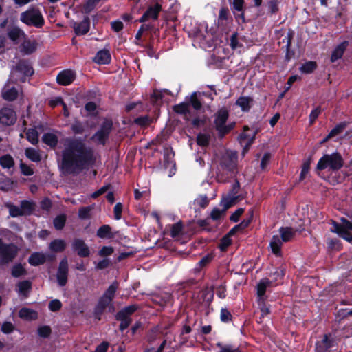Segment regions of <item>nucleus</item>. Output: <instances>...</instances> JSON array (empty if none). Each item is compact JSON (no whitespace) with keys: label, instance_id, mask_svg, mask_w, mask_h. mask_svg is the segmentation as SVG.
I'll list each match as a JSON object with an SVG mask.
<instances>
[{"label":"nucleus","instance_id":"nucleus-3","mask_svg":"<svg viewBox=\"0 0 352 352\" xmlns=\"http://www.w3.org/2000/svg\"><path fill=\"white\" fill-rule=\"evenodd\" d=\"M279 232L281 239L277 235L274 236L270 244L272 252L276 256L280 255L282 241H289L292 239H293L296 232L294 229L289 227L280 228Z\"/></svg>","mask_w":352,"mask_h":352},{"label":"nucleus","instance_id":"nucleus-37","mask_svg":"<svg viewBox=\"0 0 352 352\" xmlns=\"http://www.w3.org/2000/svg\"><path fill=\"white\" fill-rule=\"evenodd\" d=\"M244 0H233V8L240 12L239 14H235V16L237 19H241L242 21H244V15L243 12Z\"/></svg>","mask_w":352,"mask_h":352},{"label":"nucleus","instance_id":"nucleus-12","mask_svg":"<svg viewBox=\"0 0 352 352\" xmlns=\"http://www.w3.org/2000/svg\"><path fill=\"white\" fill-rule=\"evenodd\" d=\"M256 131L254 129L244 126L243 133L240 135V143L243 146L242 154L245 155L255 138Z\"/></svg>","mask_w":352,"mask_h":352},{"label":"nucleus","instance_id":"nucleus-22","mask_svg":"<svg viewBox=\"0 0 352 352\" xmlns=\"http://www.w3.org/2000/svg\"><path fill=\"white\" fill-rule=\"evenodd\" d=\"M23 40L19 47L20 52L23 54H30L33 53L36 49L37 43L36 41L28 39L26 37Z\"/></svg>","mask_w":352,"mask_h":352},{"label":"nucleus","instance_id":"nucleus-17","mask_svg":"<svg viewBox=\"0 0 352 352\" xmlns=\"http://www.w3.org/2000/svg\"><path fill=\"white\" fill-rule=\"evenodd\" d=\"M333 338L330 335L325 334L316 343V352H328L329 349L333 347Z\"/></svg>","mask_w":352,"mask_h":352},{"label":"nucleus","instance_id":"nucleus-15","mask_svg":"<svg viewBox=\"0 0 352 352\" xmlns=\"http://www.w3.org/2000/svg\"><path fill=\"white\" fill-rule=\"evenodd\" d=\"M16 120V115L11 108L5 107L0 110V124L3 126H10Z\"/></svg>","mask_w":352,"mask_h":352},{"label":"nucleus","instance_id":"nucleus-33","mask_svg":"<svg viewBox=\"0 0 352 352\" xmlns=\"http://www.w3.org/2000/svg\"><path fill=\"white\" fill-rule=\"evenodd\" d=\"M0 165L3 169H10L14 166V161L13 157L6 154L0 157Z\"/></svg>","mask_w":352,"mask_h":352},{"label":"nucleus","instance_id":"nucleus-7","mask_svg":"<svg viewBox=\"0 0 352 352\" xmlns=\"http://www.w3.org/2000/svg\"><path fill=\"white\" fill-rule=\"evenodd\" d=\"M237 153L235 151H227L220 160V168L228 172L233 173L236 168Z\"/></svg>","mask_w":352,"mask_h":352},{"label":"nucleus","instance_id":"nucleus-2","mask_svg":"<svg viewBox=\"0 0 352 352\" xmlns=\"http://www.w3.org/2000/svg\"><path fill=\"white\" fill-rule=\"evenodd\" d=\"M343 166V159L337 152L332 154L324 155L317 164L318 170L329 168L331 170H338Z\"/></svg>","mask_w":352,"mask_h":352},{"label":"nucleus","instance_id":"nucleus-11","mask_svg":"<svg viewBox=\"0 0 352 352\" xmlns=\"http://www.w3.org/2000/svg\"><path fill=\"white\" fill-rule=\"evenodd\" d=\"M113 123L111 120H105L100 129L94 134L92 139L98 144L104 145L111 131Z\"/></svg>","mask_w":352,"mask_h":352},{"label":"nucleus","instance_id":"nucleus-57","mask_svg":"<svg viewBox=\"0 0 352 352\" xmlns=\"http://www.w3.org/2000/svg\"><path fill=\"white\" fill-rule=\"evenodd\" d=\"M217 346L220 348L219 352H241L238 348L230 345L217 344Z\"/></svg>","mask_w":352,"mask_h":352},{"label":"nucleus","instance_id":"nucleus-58","mask_svg":"<svg viewBox=\"0 0 352 352\" xmlns=\"http://www.w3.org/2000/svg\"><path fill=\"white\" fill-rule=\"evenodd\" d=\"M271 276H272V280L274 282H278L281 280L283 278L284 276V272L282 269L278 268L271 274Z\"/></svg>","mask_w":352,"mask_h":352},{"label":"nucleus","instance_id":"nucleus-31","mask_svg":"<svg viewBox=\"0 0 352 352\" xmlns=\"http://www.w3.org/2000/svg\"><path fill=\"white\" fill-rule=\"evenodd\" d=\"M25 155L30 160L34 162H38L41 160L38 151L34 148H27L25 150Z\"/></svg>","mask_w":352,"mask_h":352},{"label":"nucleus","instance_id":"nucleus-18","mask_svg":"<svg viewBox=\"0 0 352 352\" xmlns=\"http://www.w3.org/2000/svg\"><path fill=\"white\" fill-rule=\"evenodd\" d=\"M76 78V73L73 70L66 69L60 72L56 77L59 85L66 86L70 85Z\"/></svg>","mask_w":352,"mask_h":352},{"label":"nucleus","instance_id":"nucleus-43","mask_svg":"<svg viewBox=\"0 0 352 352\" xmlns=\"http://www.w3.org/2000/svg\"><path fill=\"white\" fill-rule=\"evenodd\" d=\"M31 284L28 280H23L17 285V292L19 294L25 295L30 289Z\"/></svg>","mask_w":352,"mask_h":352},{"label":"nucleus","instance_id":"nucleus-38","mask_svg":"<svg viewBox=\"0 0 352 352\" xmlns=\"http://www.w3.org/2000/svg\"><path fill=\"white\" fill-rule=\"evenodd\" d=\"M27 140L32 144H36L38 142V133L34 129H30L26 133Z\"/></svg>","mask_w":352,"mask_h":352},{"label":"nucleus","instance_id":"nucleus-50","mask_svg":"<svg viewBox=\"0 0 352 352\" xmlns=\"http://www.w3.org/2000/svg\"><path fill=\"white\" fill-rule=\"evenodd\" d=\"M344 123H341L335 126L327 135V138H331L342 133L345 127Z\"/></svg>","mask_w":352,"mask_h":352},{"label":"nucleus","instance_id":"nucleus-16","mask_svg":"<svg viewBox=\"0 0 352 352\" xmlns=\"http://www.w3.org/2000/svg\"><path fill=\"white\" fill-rule=\"evenodd\" d=\"M72 249L80 257H87L90 254V250L85 242L80 239H76L72 242Z\"/></svg>","mask_w":352,"mask_h":352},{"label":"nucleus","instance_id":"nucleus-9","mask_svg":"<svg viewBox=\"0 0 352 352\" xmlns=\"http://www.w3.org/2000/svg\"><path fill=\"white\" fill-rule=\"evenodd\" d=\"M228 118V112L226 109L219 110L216 115L214 124L221 136H223L228 133L233 127V124L226 125Z\"/></svg>","mask_w":352,"mask_h":352},{"label":"nucleus","instance_id":"nucleus-46","mask_svg":"<svg viewBox=\"0 0 352 352\" xmlns=\"http://www.w3.org/2000/svg\"><path fill=\"white\" fill-rule=\"evenodd\" d=\"M182 230V224L180 222L173 224L170 226V236L173 238L178 236Z\"/></svg>","mask_w":352,"mask_h":352},{"label":"nucleus","instance_id":"nucleus-40","mask_svg":"<svg viewBox=\"0 0 352 352\" xmlns=\"http://www.w3.org/2000/svg\"><path fill=\"white\" fill-rule=\"evenodd\" d=\"M174 111L179 114H184L187 118L189 113V104L188 102H182L174 107Z\"/></svg>","mask_w":352,"mask_h":352},{"label":"nucleus","instance_id":"nucleus-42","mask_svg":"<svg viewBox=\"0 0 352 352\" xmlns=\"http://www.w3.org/2000/svg\"><path fill=\"white\" fill-rule=\"evenodd\" d=\"M117 320L120 321V329L121 331L126 329L130 324L131 320L129 317L126 316H119V313L116 315Z\"/></svg>","mask_w":352,"mask_h":352},{"label":"nucleus","instance_id":"nucleus-13","mask_svg":"<svg viewBox=\"0 0 352 352\" xmlns=\"http://www.w3.org/2000/svg\"><path fill=\"white\" fill-rule=\"evenodd\" d=\"M68 270V261L65 257L60 262L56 274L58 283L61 287L65 286L67 282Z\"/></svg>","mask_w":352,"mask_h":352},{"label":"nucleus","instance_id":"nucleus-64","mask_svg":"<svg viewBox=\"0 0 352 352\" xmlns=\"http://www.w3.org/2000/svg\"><path fill=\"white\" fill-rule=\"evenodd\" d=\"M321 112L320 107H318L315 108L314 110L311 111L310 115H309V121L311 124H313L314 121L317 119L318 116L320 115Z\"/></svg>","mask_w":352,"mask_h":352},{"label":"nucleus","instance_id":"nucleus-52","mask_svg":"<svg viewBox=\"0 0 352 352\" xmlns=\"http://www.w3.org/2000/svg\"><path fill=\"white\" fill-rule=\"evenodd\" d=\"M190 103L196 110H199L201 107V103L197 96V93L194 92L190 98Z\"/></svg>","mask_w":352,"mask_h":352},{"label":"nucleus","instance_id":"nucleus-30","mask_svg":"<svg viewBox=\"0 0 352 352\" xmlns=\"http://www.w3.org/2000/svg\"><path fill=\"white\" fill-rule=\"evenodd\" d=\"M3 98L8 101L15 100L18 96V91L14 87H5L2 91Z\"/></svg>","mask_w":352,"mask_h":352},{"label":"nucleus","instance_id":"nucleus-59","mask_svg":"<svg viewBox=\"0 0 352 352\" xmlns=\"http://www.w3.org/2000/svg\"><path fill=\"white\" fill-rule=\"evenodd\" d=\"M14 329V325L10 322H4L1 325V331L4 333H10Z\"/></svg>","mask_w":352,"mask_h":352},{"label":"nucleus","instance_id":"nucleus-41","mask_svg":"<svg viewBox=\"0 0 352 352\" xmlns=\"http://www.w3.org/2000/svg\"><path fill=\"white\" fill-rule=\"evenodd\" d=\"M7 208L9 209L10 215L12 217H17L19 216H23L21 206H16L12 204H7Z\"/></svg>","mask_w":352,"mask_h":352},{"label":"nucleus","instance_id":"nucleus-29","mask_svg":"<svg viewBox=\"0 0 352 352\" xmlns=\"http://www.w3.org/2000/svg\"><path fill=\"white\" fill-rule=\"evenodd\" d=\"M19 316L25 320H34L37 318V312L32 309L24 307L20 309Z\"/></svg>","mask_w":352,"mask_h":352},{"label":"nucleus","instance_id":"nucleus-47","mask_svg":"<svg viewBox=\"0 0 352 352\" xmlns=\"http://www.w3.org/2000/svg\"><path fill=\"white\" fill-rule=\"evenodd\" d=\"M137 309L138 306L136 305L127 306L118 312L119 316H126L129 317V316L135 312Z\"/></svg>","mask_w":352,"mask_h":352},{"label":"nucleus","instance_id":"nucleus-44","mask_svg":"<svg viewBox=\"0 0 352 352\" xmlns=\"http://www.w3.org/2000/svg\"><path fill=\"white\" fill-rule=\"evenodd\" d=\"M316 68V64L314 61H309L304 63L300 68L302 73L309 74L311 73Z\"/></svg>","mask_w":352,"mask_h":352},{"label":"nucleus","instance_id":"nucleus-56","mask_svg":"<svg viewBox=\"0 0 352 352\" xmlns=\"http://www.w3.org/2000/svg\"><path fill=\"white\" fill-rule=\"evenodd\" d=\"M258 306L261 310V317L259 318L258 322H261V318H264L270 313V307L265 305V300H263V304L261 303V305H258Z\"/></svg>","mask_w":352,"mask_h":352},{"label":"nucleus","instance_id":"nucleus-51","mask_svg":"<svg viewBox=\"0 0 352 352\" xmlns=\"http://www.w3.org/2000/svg\"><path fill=\"white\" fill-rule=\"evenodd\" d=\"M210 135L205 133H200L197 135V144L200 146H205L208 144Z\"/></svg>","mask_w":352,"mask_h":352},{"label":"nucleus","instance_id":"nucleus-34","mask_svg":"<svg viewBox=\"0 0 352 352\" xmlns=\"http://www.w3.org/2000/svg\"><path fill=\"white\" fill-rule=\"evenodd\" d=\"M23 215L30 214L35 208V204L33 201L23 200L20 204Z\"/></svg>","mask_w":352,"mask_h":352},{"label":"nucleus","instance_id":"nucleus-25","mask_svg":"<svg viewBox=\"0 0 352 352\" xmlns=\"http://www.w3.org/2000/svg\"><path fill=\"white\" fill-rule=\"evenodd\" d=\"M94 61L98 64H108L111 61V55L108 50H102L98 52L94 57Z\"/></svg>","mask_w":352,"mask_h":352},{"label":"nucleus","instance_id":"nucleus-1","mask_svg":"<svg viewBox=\"0 0 352 352\" xmlns=\"http://www.w3.org/2000/svg\"><path fill=\"white\" fill-rule=\"evenodd\" d=\"M63 144L60 168L65 174L78 173L99 162V155L81 138H65Z\"/></svg>","mask_w":352,"mask_h":352},{"label":"nucleus","instance_id":"nucleus-35","mask_svg":"<svg viewBox=\"0 0 352 352\" xmlns=\"http://www.w3.org/2000/svg\"><path fill=\"white\" fill-rule=\"evenodd\" d=\"M65 247L66 243L63 239L54 240L49 245V248L53 252H62L65 250Z\"/></svg>","mask_w":352,"mask_h":352},{"label":"nucleus","instance_id":"nucleus-28","mask_svg":"<svg viewBox=\"0 0 352 352\" xmlns=\"http://www.w3.org/2000/svg\"><path fill=\"white\" fill-rule=\"evenodd\" d=\"M43 142L47 146L54 148L58 143V138L55 133H46L42 137Z\"/></svg>","mask_w":352,"mask_h":352},{"label":"nucleus","instance_id":"nucleus-24","mask_svg":"<svg viewBox=\"0 0 352 352\" xmlns=\"http://www.w3.org/2000/svg\"><path fill=\"white\" fill-rule=\"evenodd\" d=\"M349 45L348 41H345L339 44L333 50L332 52L331 56V62H335L337 60L342 58L344 52L346 49L347 46Z\"/></svg>","mask_w":352,"mask_h":352},{"label":"nucleus","instance_id":"nucleus-8","mask_svg":"<svg viewBox=\"0 0 352 352\" xmlns=\"http://www.w3.org/2000/svg\"><path fill=\"white\" fill-rule=\"evenodd\" d=\"M18 248L14 244H5L0 239V264L11 262L16 256Z\"/></svg>","mask_w":352,"mask_h":352},{"label":"nucleus","instance_id":"nucleus-4","mask_svg":"<svg viewBox=\"0 0 352 352\" xmlns=\"http://www.w3.org/2000/svg\"><path fill=\"white\" fill-rule=\"evenodd\" d=\"M34 70L30 64L25 60L20 61L10 74L9 81H25L27 76L32 75Z\"/></svg>","mask_w":352,"mask_h":352},{"label":"nucleus","instance_id":"nucleus-6","mask_svg":"<svg viewBox=\"0 0 352 352\" xmlns=\"http://www.w3.org/2000/svg\"><path fill=\"white\" fill-rule=\"evenodd\" d=\"M331 231L336 232L346 241H352V222L346 219H341L340 223H333Z\"/></svg>","mask_w":352,"mask_h":352},{"label":"nucleus","instance_id":"nucleus-54","mask_svg":"<svg viewBox=\"0 0 352 352\" xmlns=\"http://www.w3.org/2000/svg\"><path fill=\"white\" fill-rule=\"evenodd\" d=\"M20 169H21L22 174L24 175L30 176L34 174V170L32 168V167L24 164V163L21 162L20 164Z\"/></svg>","mask_w":352,"mask_h":352},{"label":"nucleus","instance_id":"nucleus-5","mask_svg":"<svg viewBox=\"0 0 352 352\" xmlns=\"http://www.w3.org/2000/svg\"><path fill=\"white\" fill-rule=\"evenodd\" d=\"M21 21L28 25L41 28L44 25V19L41 12L35 8L29 9L21 14Z\"/></svg>","mask_w":352,"mask_h":352},{"label":"nucleus","instance_id":"nucleus-62","mask_svg":"<svg viewBox=\"0 0 352 352\" xmlns=\"http://www.w3.org/2000/svg\"><path fill=\"white\" fill-rule=\"evenodd\" d=\"M229 235L230 234H228V235L224 236L221 241L219 247L222 251H225L226 248L231 244V239H230Z\"/></svg>","mask_w":352,"mask_h":352},{"label":"nucleus","instance_id":"nucleus-39","mask_svg":"<svg viewBox=\"0 0 352 352\" xmlns=\"http://www.w3.org/2000/svg\"><path fill=\"white\" fill-rule=\"evenodd\" d=\"M111 227L108 225L101 226L97 231V236L101 239L111 237Z\"/></svg>","mask_w":352,"mask_h":352},{"label":"nucleus","instance_id":"nucleus-20","mask_svg":"<svg viewBox=\"0 0 352 352\" xmlns=\"http://www.w3.org/2000/svg\"><path fill=\"white\" fill-rule=\"evenodd\" d=\"M272 284V280L267 278L261 279L257 285V301L258 304H263V300H265V294L267 287H270Z\"/></svg>","mask_w":352,"mask_h":352},{"label":"nucleus","instance_id":"nucleus-32","mask_svg":"<svg viewBox=\"0 0 352 352\" xmlns=\"http://www.w3.org/2000/svg\"><path fill=\"white\" fill-rule=\"evenodd\" d=\"M111 299L103 295L99 300L98 305L96 308V313L98 314H101L104 309L111 305Z\"/></svg>","mask_w":352,"mask_h":352},{"label":"nucleus","instance_id":"nucleus-19","mask_svg":"<svg viewBox=\"0 0 352 352\" xmlns=\"http://www.w3.org/2000/svg\"><path fill=\"white\" fill-rule=\"evenodd\" d=\"M54 258V256L36 252L30 256L28 262L32 266H38L43 264L47 260L52 261Z\"/></svg>","mask_w":352,"mask_h":352},{"label":"nucleus","instance_id":"nucleus-60","mask_svg":"<svg viewBox=\"0 0 352 352\" xmlns=\"http://www.w3.org/2000/svg\"><path fill=\"white\" fill-rule=\"evenodd\" d=\"M62 307V303L59 300L55 299L49 303V309L52 311H58Z\"/></svg>","mask_w":352,"mask_h":352},{"label":"nucleus","instance_id":"nucleus-26","mask_svg":"<svg viewBox=\"0 0 352 352\" xmlns=\"http://www.w3.org/2000/svg\"><path fill=\"white\" fill-rule=\"evenodd\" d=\"M8 34L9 38L15 43H18L26 37L24 32L18 28L10 30Z\"/></svg>","mask_w":352,"mask_h":352},{"label":"nucleus","instance_id":"nucleus-27","mask_svg":"<svg viewBox=\"0 0 352 352\" xmlns=\"http://www.w3.org/2000/svg\"><path fill=\"white\" fill-rule=\"evenodd\" d=\"M171 295L168 292H161L155 295L153 297L154 302L159 304L161 306L166 305L170 302Z\"/></svg>","mask_w":352,"mask_h":352},{"label":"nucleus","instance_id":"nucleus-45","mask_svg":"<svg viewBox=\"0 0 352 352\" xmlns=\"http://www.w3.org/2000/svg\"><path fill=\"white\" fill-rule=\"evenodd\" d=\"M209 203L208 198L206 195L198 196L194 201V204L201 208H205Z\"/></svg>","mask_w":352,"mask_h":352},{"label":"nucleus","instance_id":"nucleus-23","mask_svg":"<svg viewBox=\"0 0 352 352\" xmlns=\"http://www.w3.org/2000/svg\"><path fill=\"white\" fill-rule=\"evenodd\" d=\"M89 19L88 17H85L84 19L80 23H74L73 28L77 35L85 34L89 30Z\"/></svg>","mask_w":352,"mask_h":352},{"label":"nucleus","instance_id":"nucleus-14","mask_svg":"<svg viewBox=\"0 0 352 352\" xmlns=\"http://www.w3.org/2000/svg\"><path fill=\"white\" fill-rule=\"evenodd\" d=\"M251 42L246 38L245 36H241L238 33H234L230 38V46L232 50L241 52L245 47L250 45Z\"/></svg>","mask_w":352,"mask_h":352},{"label":"nucleus","instance_id":"nucleus-36","mask_svg":"<svg viewBox=\"0 0 352 352\" xmlns=\"http://www.w3.org/2000/svg\"><path fill=\"white\" fill-rule=\"evenodd\" d=\"M252 99L250 97L241 96L236 100V104L239 106L242 111H248L251 107Z\"/></svg>","mask_w":352,"mask_h":352},{"label":"nucleus","instance_id":"nucleus-21","mask_svg":"<svg viewBox=\"0 0 352 352\" xmlns=\"http://www.w3.org/2000/svg\"><path fill=\"white\" fill-rule=\"evenodd\" d=\"M161 10V6L158 3H156L153 6H151L146 11V12L142 16V17L139 19V21L141 23H144L148 19L156 20L158 17V14Z\"/></svg>","mask_w":352,"mask_h":352},{"label":"nucleus","instance_id":"nucleus-55","mask_svg":"<svg viewBox=\"0 0 352 352\" xmlns=\"http://www.w3.org/2000/svg\"><path fill=\"white\" fill-rule=\"evenodd\" d=\"M25 273V270L20 264L16 265L12 267V275L14 277H19Z\"/></svg>","mask_w":352,"mask_h":352},{"label":"nucleus","instance_id":"nucleus-53","mask_svg":"<svg viewBox=\"0 0 352 352\" xmlns=\"http://www.w3.org/2000/svg\"><path fill=\"white\" fill-rule=\"evenodd\" d=\"M250 223V219L244 220L239 225H236L234 226L230 232L229 234H234L237 230H243L245 228H247Z\"/></svg>","mask_w":352,"mask_h":352},{"label":"nucleus","instance_id":"nucleus-48","mask_svg":"<svg viewBox=\"0 0 352 352\" xmlns=\"http://www.w3.org/2000/svg\"><path fill=\"white\" fill-rule=\"evenodd\" d=\"M117 289L118 283L116 282L113 283L108 287L103 295L113 300Z\"/></svg>","mask_w":352,"mask_h":352},{"label":"nucleus","instance_id":"nucleus-63","mask_svg":"<svg viewBox=\"0 0 352 352\" xmlns=\"http://www.w3.org/2000/svg\"><path fill=\"white\" fill-rule=\"evenodd\" d=\"M91 208L90 207H82L78 211V216L80 219H87L89 217Z\"/></svg>","mask_w":352,"mask_h":352},{"label":"nucleus","instance_id":"nucleus-49","mask_svg":"<svg viewBox=\"0 0 352 352\" xmlns=\"http://www.w3.org/2000/svg\"><path fill=\"white\" fill-rule=\"evenodd\" d=\"M66 217L65 215L56 217L54 220V226L57 230H61L65 223Z\"/></svg>","mask_w":352,"mask_h":352},{"label":"nucleus","instance_id":"nucleus-61","mask_svg":"<svg viewBox=\"0 0 352 352\" xmlns=\"http://www.w3.org/2000/svg\"><path fill=\"white\" fill-rule=\"evenodd\" d=\"M38 335L43 338H47L51 333V329L48 326H43L38 329Z\"/></svg>","mask_w":352,"mask_h":352},{"label":"nucleus","instance_id":"nucleus-10","mask_svg":"<svg viewBox=\"0 0 352 352\" xmlns=\"http://www.w3.org/2000/svg\"><path fill=\"white\" fill-rule=\"evenodd\" d=\"M236 201L235 195H228L224 197L221 201V205L223 206L222 209L214 208L210 214V217L213 220H218L221 218L222 214L230 208Z\"/></svg>","mask_w":352,"mask_h":352}]
</instances>
